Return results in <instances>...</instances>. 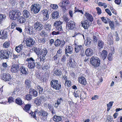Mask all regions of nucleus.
<instances>
[{"instance_id":"obj_24","label":"nucleus","mask_w":122,"mask_h":122,"mask_svg":"<svg viewBox=\"0 0 122 122\" xmlns=\"http://www.w3.org/2000/svg\"><path fill=\"white\" fill-rule=\"evenodd\" d=\"M69 3V1L68 0H64L61 2L60 3L59 5L61 6L64 7L67 6Z\"/></svg>"},{"instance_id":"obj_4","label":"nucleus","mask_w":122,"mask_h":122,"mask_svg":"<svg viewBox=\"0 0 122 122\" xmlns=\"http://www.w3.org/2000/svg\"><path fill=\"white\" fill-rule=\"evenodd\" d=\"M51 87L56 90H59L61 87V83L58 81L53 80L51 82Z\"/></svg>"},{"instance_id":"obj_63","label":"nucleus","mask_w":122,"mask_h":122,"mask_svg":"<svg viewBox=\"0 0 122 122\" xmlns=\"http://www.w3.org/2000/svg\"><path fill=\"white\" fill-rule=\"evenodd\" d=\"M60 56V55L59 54H56V55L54 56L53 58L55 61H56L57 60V58H58Z\"/></svg>"},{"instance_id":"obj_36","label":"nucleus","mask_w":122,"mask_h":122,"mask_svg":"<svg viewBox=\"0 0 122 122\" xmlns=\"http://www.w3.org/2000/svg\"><path fill=\"white\" fill-rule=\"evenodd\" d=\"M107 53V52L106 50H104L102 51L101 55L102 58L103 60L106 58Z\"/></svg>"},{"instance_id":"obj_48","label":"nucleus","mask_w":122,"mask_h":122,"mask_svg":"<svg viewBox=\"0 0 122 122\" xmlns=\"http://www.w3.org/2000/svg\"><path fill=\"white\" fill-rule=\"evenodd\" d=\"M34 29L32 26H31L29 27L28 29V30L29 32V34H31L34 33Z\"/></svg>"},{"instance_id":"obj_49","label":"nucleus","mask_w":122,"mask_h":122,"mask_svg":"<svg viewBox=\"0 0 122 122\" xmlns=\"http://www.w3.org/2000/svg\"><path fill=\"white\" fill-rule=\"evenodd\" d=\"M106 122H114L112 117L110 116H108Z\"/></svg>"},{"instance_id":"obj_60","label":"nucleus","mask_w":122,"mask_h":122,"mask_svg":"<svg viewBox=\"0 0 122 122\" xmlns=\"http://www.w3.org/2000/svg\"><path fill=\"white\" fill-rule=\"evenodd\" d=\"M50 6L51 8L54 9H56L58 8V6L56 4H51Z\"/></svg>"},{"instance_id":"obj_29","label":"nucleus","mask_w":122,"mask_h":122,"mask_svg":"<svg viewBox=\"0 0 122 122\" xmlns=\"http://www.w3.org/2000/svg\"><path fill=\"white\" fill-rule=\"evenodd\" d=\"M68 64L70 67L74 68L75 66V62L74 60L70 59L68 62Z\"/></svg>"},{"instance_id":"obj_25","label":"nucleus","mask_w":122,"mask_h":122,"mask_svg":"<svg viewBox=\"0 0 122 122\" xmlns=\"http://www.w3.org/2000/svg\"><path fill=\"white\" fill-rule=\"evenodd\" d=\"M62 70L61 68H57L54 71V74L56 76H60L62 74Z\"/></svg>"},{"instance_id":"obj_11","label":"nucleus","mask_w":122,"mask_h":122,"mask_svg":"<svg viewBox=\"0 0 122 122\" xmlns=\"http://www.w3.org/2000/svg\"><path fill=\"white\" fill-rule=\"evenodd\" d=\"M26 46L29 47L32 46L35 43V41L32 38H27L25 41Z\"/></svg>"},{"instance_id":"obj_37","label":"nucleus","mask_w":122,"mask_h":122,"mask_svg":"<svg viewBox=\"0 0 122 122\" xmlns=\"http://www.w3.org/2000/svg\"><path fill=\"white\" fill-rule=\"evenodd\" d=\"M107 21L109 24L110 26L112 29L114 30V22L113 21H111L109 19H107Z\"/></svg>"},{"instance_id":"obj_33","label":"nucleus","mask_w":122,"mask_h":122,"mask_svg":"<svg viewBox=\"0 0 122 122\" xmlns=\"http://www.w3.org/2000/svg\"><path fill=\"white\" fill-rule=\"evenodd\" d=\"M17 20L20 23H23L26 21V20L25 17L23 16H20L18 19Z\"/></svg>"},{"instance_id":"obj_31","label":"nucleus","mask_w":122,"mask_h":122,"mask_svg":"<svg viewBox=\"0 0 122 122\" xmlns=\"http://www.w3.org/2000/svg\"><path fill=\"white\" fill-rule=\"evenodd\" d=\"M51 15L53 19H57L59 17V12L57 11H54L52 13Z\"/></svg>"},{"instance_id":"obj_51","label":"nucleus","mask_w":122,"mask_h":122,"mask_svg":"<svg viewBox=\"0 0 122 122\" xmlns=\"http://www.w3.org/2000/svg\"><path fill=\"white\" fill-rule=\"evenodd\" d=\"M91 41L89 38H87L85 42H86V46H89L91 44Z\"/></svg>"},{"instance_id":"obj_27","label":"nucleus","mask_w":122,"mask_h":122,"mask_svg":"<svg viewBox=\"0 0 122 122\" xmlns=\"http://www.w3.org/2000/svg\"><path fill=\"white\" fill-rule=\"evenodd\" d=\"M31 83V81L28 79H26L25 82V85L27 89H28L31 87V85L30 84Z\"/></svg>"},{"instance_id":"obj_50","label":"nucleus","mask_w":122,"mask_h":122,"mask_svg":"<svg viewBox=\"0 0 122 122\" xmlns=\"http://www.w3.org/2000/svg\"><path fill=\"white\" fill-rule=\"evenodd\" d=\"M43 30H42V31L40 33V34L41 36H47V33L46 32V30L43 29Z\"/></svg>"},{"instance_id":"obj_62","label":"nucleus","mask_w":122,"mask_h":122,"mask_svg":"<svg viewBox=\"0 0 122 122\" xmlns=\"http://www.w3.org/2000/svg\"><path fill=\"white\" fill-rule=\"evenodd\" d=\"M63 101V100L62 98H60L57 100V103H58V104L60 105Z\"/></svg>"},{"instance_id":"obj_7","label":"nucleus","mask_w":122,"mask_h":122,"mask_svg":"<svg viewBox=\"0 0 122 122\" xmlns=\"http://www.w3.org/2000/svg\"><path fill=\"white\" fill-rule=\"evenodd\" d=\"M33 26L35 30L37 31L40 32L43 29V25L38 21L34 22Z\"/></svg>"},{"instance_id":"obj_3","label":"nucleus","mask_w":122,"mask_h":122,"mask_svg":"<svg viewBox=\"0 0 122 122\" xmlns=\"http://www.w3.org/2000/svg\"><path fill=\"white\" fill-rule=\"evenodd\" d=\"M100 59L96 56H92L90 59L91 64L94 67H99L100 64Z\"/></svg>"},{"instance_id":"obj_41","label":"nucleus","mask_w":122,"mask_h":122,"mask_svg":"<svg viewBox=\"0 0 122 122\" xmlns=\"http://www.w3.org/2000/svg\"><path fill=\"white\" fill-rule=\"evenodd\" d=\"M15 102L17 104L21 105L22 104V102L21 99L20 98H18L15 99Z\"/></svg>"},{"instance_id":"obj_38","label":"nucleus","mask_w":122,"mask_h":122,"mask_svg":"<svg viewBox=\"0 0 122 122\" xmlns=\"http://www.w3.org/2000/svg\"><path fill=\"white\" fill-rule=\"evenodd\" d=\"M53 120L55 122H58L61 120L62 118L61 117L54 115L53 117Z\"/></svg>"},{"instance_id":"obj_19","label":"nucleus","mask_w":122,"mask_h":122,"mask_svg":"<svg viewBox=\"0 0 122 122\" xmlns=\"http://www.w3.org/2000/svg\"><path fill=\"white\" fill-rule=\"evenodd\" d=\"M19 65L17 64H14L11 67V71L12 72L16 73L18 71Z\"/></svg>"},{"instance_id":"obj_2","label":"nucleus","mask_w":122,"mask_h":122,"mask_svg":"<svg viewBox=\"0 0 122 122\" xmlns=\"http://www.w3.org/2000/svg\"><path fill=\"white\" fill-rule=\"evenodd\" d=\"M41 7V5L39 3L35 2L32 5L30 10L35 14H37L40 11Z\"/></svg>"},{"instance_id":"obj_16","label":"nucleus","mask_w":122,"mask_h":122,"mask_svg":"<svg viewBox=\"0 0 122 122\" xmlns=\"http://www.w3.org/2000/svg\"><path fill=\"white\" fill-rule=\"evenodd\" d=\"M73 48L71 46H66L65 52L66 56H69L68 55V53L72 54L73 52Z\"/></svg>"},{"instance_id":"obj_59","label":"nucleus","mask_w":122,"mask_h":122,"mask_svg":"<svg viewBox=\"0 0 122 122\" xmlns=\"http://www.w3.org/2000/svg\"><path fill=\"white\" fill-rule=\"evenodd\" d=\"M48 107L50 111L54 109L53 106L49 104L48 105Z\"/></svg>"},{"instance_id":"obj_17","label":"nucleus","mask_w":122,"mask_h":122,"mask_svg":"<svg viewBox=\"0 0 122 122\" xmlns=\"http://www.w3.org/2000/svg\"><path fill=\"white\" fill-rule=\"evenodd\" d=\"M91 24V22H89L87 20H85L84 21H81V22L82 26L85 29H87Z\"/></svg>"},{"instance_id":"obj_44","label":"nucleus","mask_w":122,"mask_h":122,"mask_svg":"<svg viewBox=\"0 0 122 122\" xmlns=\"http://www.w3.org/2000/svg\"><path fill=\"white\" fill-rule=\"evenodd\" d=\"M72 85L71 82L70 81L67 80L65 81L64 85L66 86H67L68 87H70Z\"/></svg>"},{"instance_id":"obj_30","label":"nucleus","mask_w":122,"mask_h":122,"mask_svg":"<svg viewBox=\"0 0 122 122\" xmlns=\"http://www.w3.org/2000/svg\"><path fill=\"white\" fill-rule=\"evenodd\" d=\"M29 92L31 95H32L33 96L36 97L37 96V92L34 89L32 88L30 89Z\"/></svg>"},{"instance_id":"obj_61","label":"nucleus","mask_w":122,"mask_h":122,"mask_svg":"<svg viewBox=\"0 0 122 122\" xmlns=\"http://www.w3.org/2000/svg\"><path fill=\"white\" fill-rule=\"evenodd\" d=\"M50 13H49L48 10L47 9H45L44 10V12L43 13V15H49Z\"/></svg>"},{"instance_id":"obj_9","label":"nucleus","mask_w":122,"mask_h":122,"mask_svg":"<svg viewBox=\"0 0 122 122\" xmlns=\"http://www.w3.org/2000/svg\"><path fill=\"white\" fill-rule=\"evenodd\" d=\"M0 79L5 81H9L11 79V75L7 73H4L0 75Z\"/></svg>"},{"instance_id":"obj_18","label":"nucleus","mask_w":122,"mask_h":122,"mask_svg":"<svg viewBox=\"0 0 122 122\" xmlns=\"http://www.w3.org/2000/svg\"><path fill=\"white\" fill-rule=\"evenodd\" d=\"M78 80V82L82 84L85 85L86 83V82L85 79L81 75H79Z\"/></svg>"},{"instance_id":"obj_14","label":"nucleus","mask_w":122,"mask_h":122,"mask_svg":"<svg viewBox=\"0 0 122 122\" xmlns=\"http://www.w3.org/2000/svg\"><path fill=\"white\" fill-rule=\"evenodd\" d=\"M62 24V22L60 20L57 21L54 23V25L55 26L57 30L61 31L62 30V28L61 25Z\"/></svg>"},{"instance_id":"obj_55","label":"nucleus","mask_w":122,"mask_h":122,"mask_svg":"<svg viewBox=\"0 0 122 122\" xmlns=\"http://www.w3.org/2000/svg\"><path fill=\"white\" fill-rule=\"evenodd\" d=\"M14 101H15V98H13L12 97H10L8 99V102L9 103L13 102H14Z\"/></svg>"},{"instance_id":"obj_64","label":"nucleus","mask_w":122,"mask_h":122,"mask_svg":"<svg viewBox=\"0 0 122 122\" xmlns=\"http://www.w3.org/2000/svg\"><path fill=\"white\" fill-rule=\"evenodd\" d=\"M96 10L97 11V13L98 15H100L101 13V9L98 7L96 8Z\"/></svg>"},{"instance_id":"obj_47","label":"nucleus","mask_w":122,"mask_h":122,"mask_svg":"<svg viewBox=\"0 0 122 122\" xmlns=\"http://www.w3.org/2000/svg\"><path fill=\"white\" fill-rule=\"evenodd\" d=\"M25 97V99L28 101L31 100L32 98V97L30 94L26 95Z\"/></svg>"},{"instance_id":"obj_34","label":"nucleus","mask_w":122,"mask_h":122,"mask_svg":"<svg viewBox=\"0 0 122 122\" xmlns=\"http://www.w3.org/2000/svg\"><path fill=\"white\" fill-rule=\"evenodd\" d=\"M73 37L78 39L82 38L83 37L84 38V35L80 33H75Z\"/></svg>"},{"instance_id":"obj_23","label":"nucleus","mask_w":122,"mask_h":122,"mask_svg":"<svg viewBox=\"0 0 122 122\" xmlns=\"http://www.w3.org/2000/svg\"><path fill=\"white\" fill-rule=\"evenodd\" d=\"M31 105L30 104H27L23 108L24 110L25 111L28 112L29 114H31V111L30 110Z\"/></svg>"},{"instance_id":"obj_20","label":"nucleus","mask_w":122,"mask_h":122,"mask_svg":"<svg viewBox=\"0 0 122 122\" xmlns=\"http://www.w3.org/2000/svg\"><path fill=\"white\" fill-rule=\"evenodd\" d=\"M25 46L24 43H22L18 46L16 47L15 48V50L17 52H19Z\"/></svg>"},{"instance_id":"obj_8","label":"nucleus","mask_w":122,"mask_h":122,"mask_svg":"<svg viewBox=\"0 0 122 122\" xmlns=\"http://www.w3.org/2000/svg\"><path fill=\"white\" fill-rule=\"evenodd\" d=\"M35 112H37V114L38 116L46 117L48 115V113L47 112L42 109L41 107L38 108L35 110Z\"/></svg>"},{"instance_id":"obj_58","label":"nucleus","mask_w":122,"mask_h":122,"mask_svg":"<svg viewBox=\"0 0 122 122\" xmlns=\"http://www.w3.org/2000/svg\"><path fill=\"white\" fill-rule=\"evenodd\" d=\"M45 56H41L40 57V61L41 62H44L45 61Z\"/></svg>"},{"instance_id":"obj_10","label":"nucleus","mask_w":122,"mask_h":122,"mask_svg":"<svg viewBox=\"0 0 122 122\" xmlns=\"http://www.w3.org/2000/svg\"><path fill=\"white\" fill-rule=\"evenodd\" d=\"M9 30L7 29H5L4 30H1L0 32V38L2 39H5L7 37V34Z\"/></svg>"},{"instance_id":"obj_15","label":"nucleus","mask_w":122,"mask_h":122,"mask_svg":"<svg viewBox=\"0 0 122 122\" xmlns=\"http://www.w3.org/2000/svg\"><path fill=\"white\" fill-rule=\"evenodd\" d=\"M84 18L85 20H87L89 22H91L93 21V18L92 16L89 13L86 12L84 15Z\"/></svg>"},{"instance_id":"obj_1","label":"nucleus","mask_w":122,"mask_h":122,"mask_svg":"<svg viewBox=\"0 0 122 122\" xmlns=\"http://www.w3.org/2000/svg\"><path fill=\"white\" fill-rule=\"evenodd\" d=\"M20 15V13L19 11L16 9L13 10L10 13L9 17L12 20H15L18 19Z\"/></svg>"},{"instance_id":"obj_42","label":"nucleus","mask_w":122,"mask_h":122,"mask_svg":"<svg viewBox=\"0 0 122 122\" xmlns=\"http://www.w3.org/2000/svg\"><path fill=\"white\" fill-rule=\"evenodd\" d=\"M35 51L37 55H40L42 54V50L39 48H36L35 50Z\"/></svg>"},{"instance_id":"obj_5","label":"nucleus","mask_w":122,"mask_h":122,"mask_svg":"<svg viewBox=\"0 0 122 122\" xmlns=\"http://www.w3.org/2000/svg\"><path fill=\"white\" fill-rule=\"evenodd\" d=\"M26 61L28 62V67L30 69H34L35 67V64L36 62H35V60L32 57H30L27 58Z\"/></svg>"},{"instance_id":"obj_21","label":"nucleus","mask_w":122,"mask_h":122,"mask_svg":"<svg viewBox=\"0 0 122 122\" xmlns=\"http://www.w3.org/2000/svg\"><path fill=\"white\" fill-rule=\"evenodd\" d=\"M19 69L20 72L22 74L26 75L27 74V70L24 66H20Z\"/></svg>"},{"instance_id":"obj_43","label":"nucleus","mask_w":122,"mask_h":122,"mask_svg":"<svg viewBox=\"0 0 122 122\" xmlns=\"http://www.w3.org/2000/svg\"><path fill=\"white\" fill-rule=\"evenodd\" d=\"M10 42L9 41L5 42L3 44V47L5 48H8L10 46Z\"/></svg>"},{"instance_id":"obj_39","label":"nucleus","mask_w":122,"mask_h":122,"mask_svg":"<svg viewBox=\"0 0 122 122\" xmlns=\"http://www.w3.org/2000/svg\"><path fill=\"white\" fill-rule=\"evenodd\" d=\"M51 25L50 24H49L47 22H46L44 25L45 28L47 30H50L51 29Z\"/></svg>"},{"instance_id":"obj_54","label":"nucleus","mask_w":122,"mask_h":122,"mask_svg":"<svg viewBox=\"0 0 122 122\" xmlns=\"http://www.w3.org/2000/svg\"><path fill=\"white\" fill-rule=\"evenodd\" d=\"M107 58L108 60L110 61H111L112 60V54L111 53H110L108 55Z\"/></svg>"},{"instance_id":"obj_22","label":"nucleus","mask_w":122,"mask_h":122,"mask_svg":"<svg viewBox=\"0 0 122 122\" xmlns=\"http://www.w3.org/2000/svg\"><path fill=\"white\" fill-rule=\"evenodd\" d=\"M85 53L87 56H89L92 55L93 54V52L92 49L88 48L86 50Z\"/></svg>"},{"instance_id":"obj_53","label":"nucleus","mask_w":122,"mask_h":122,"mask_svg":"<svg viewBox=\"0 0 122 122\" xmlns=\"http://www.w3.org/2000/svg\"><path fill=\"white\" fill-rule=\"evenodd\" d=\"M43 21H46L49 18V15H43Z\"/></svg>"},{"instance_id":"obj_6","label":"nucleus","mask_w":122,"mask_h":122,"mask_svg":"<svg viewBox=\"0 0 122 122\" xmlns=\"http://www.w3.org/2000/svg\"><path fill=\"white\" fill-rule=\"evenodd\" d=\"M12 52L10 51L9 52L5 50H1L0 51V58L1 59H7L9 55L12 54Z\"/></svg>"},{"instance_id":"obj_40","label":"nucleus","mask_w":122,"mask_h":122,"mask_svg":"<svg viewBox=\"0 0 122 122\" xmlns=\"http://www.w3.org/2000/svg\"><path fill=\"white\" fill-rule=\"evenodd\" d=\"M48 51V50L46 48H44L42 49V53L41 55H42V56H45L47 53Z\"/></svg>"},{"instance_id":"obj_56","label":"nucleus","mask_w":122,"mask_h":122,"mask_svg":"<svg viewBox=\"0 0 122 122\" xmlns=\"http://www.w3.org/2000/svg\"><path fill=\"white\" fill-rule=\"evenodd\" d=\"M38 41L39 43H40L44 44L45 42V39L42 38L39 39Z\"/></svg>"},{"instance_id":"obj_28","label":"nucleus","mask_w":122,"mask_h":122,"mask_svg":"<svg viewBox=\"0 0 122 122\" xmlns=\"http://www.w3.org/2000/svg\"><path fill=\"white\" fill-rule=\"evenodd\" d=\"M22 14L23 15V16L26 18H29L30 16V12L26 10H23Z\"/></svg>"},{"instance_id":"obj_57","label":"nucleus","mask_w":122,"mask_h":122,"mask_svg":"<svg viewBox=\"0 0 122 122\" xmlns=\"http://www.w3.org/2000/svg\"><path fill=\"white\" fill-rule=\"evenodd\" d=\"M60 31L57 30L56 29V31H53L51 33V34L52 35H57L59 34V31Z\"/></svg>"},{"instance_id":"obj_35","label":"nucleus","mask_w":122,"mask_h":122,"mask_svg":"<svg viewBox=\"0 0 122 122\" xmlns=\"http://www.w3.org/2000/svg\"><path fill=\"white\" fill-rule=\"evenodd\" d=\"M34 103L36 106H39L41 103V100L38 97H37L34 99Z\"/></svg>"},{"instance_id":"obj_52","label":"nucleus","mask_w":122,"mask_h":122,"mask_svg":"<svg viewBox=\"0 0 122 122\" xmlns=\"http://www.w3.org/2000/svg\"><path fill=\"white\" fill-rule=\"evenodd\" d=\"M103 45L104 43L101 40H100L98 41V46L100 48H102L103 47Z\"/></svg>"},{"instance_id":"obj_26","label":"nucleus","mask_w":122,"mask_h":122,"mask_svg":"<svg viewBox=\"0 0 122 122\" xmlns=\"http://www.w3.org/2000/svg\"><path fill=\"white\" fill-rule=\"evenodd\" d=\"M92 33L93 35V41L97 42L99 38L98 34L97 33Z\"/></svg>"},{"instance_id":"obj_45","label":"nucleus","mask_w":122,"mask_h":122,"mask_svg":"<svg viewBox=\"0 0 122 122\" xmlns=\"http://www.w3.org/2000/svg\"><path fill=\"white\" fill-rule=\"evenodd\" d=\"M37 87L39 91L40 94H42L43 92V87L39 85H38L37 86Z\"/></svg>"},{"instance_id":"obj_13","label":"nucleus","mask_w":122,"mask_h":122,"mask_svg":"<svg viewBox=\"0 0 122 122\" xmlns=\"http://www.w3.org/2000/svg\"><path fill=\"white\" fill-rule=\"evenodd\" d=\"M75 51L76 53H77L79 52H80L82 56V53H84V50L82 46L81 45H76L75 47Z\"/></svg>"},{"instance_id":"obj_32","label":"nucleus","mask_w":122,"mask_h":122,"mask_svg":"<svg viewBox=\"0 0 122 122\" xmlns=\"http://www.w3.org/2000/svg\"><path fill=\"white\" fill-rule=\"evenodd\" d=\"M62 43V44L63 45L65 44V42H62L59 39H57L54 42V45L56 47L59 46Z\"/></svg>"},{"instance_id":"obj_12","label":"nucleus","mask_w":122,"mask_h":122,"mask_svg":"<svg viewBox=\"0 0 122 122\" xmlns=\"http://www.w3.org/2000/svg\"><path fill=\"white\" fill-rule=\"evenodd\" d=\"M75 23L73 21L70 20L66 23V27L67 29H73L75 26Z\"/></svg>"},{"instance_id":"obj_46","label":"nucleus","mask_w":122,"mask_h":122,"mask_svg":"<svg viewBox=\"0 0 122 122\" xmlns=\"http://www.w3.org/2000/svg\"><path fill=\"white\" fill-rule=\"evenodd\" d=\"M6 18V16L5 15L0 14V23L4 20Z\"/></svg>"}]
</instances>
